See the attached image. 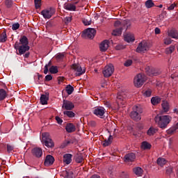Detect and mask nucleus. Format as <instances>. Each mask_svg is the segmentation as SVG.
I'll return each mask as SVG.
<instances>
[{
	"instance_id": "7ed1b4c3",
	"label": "nucleus",
	"mask_w": 178,
	"mask_h": 178,
	"mask_svg": "<svg viewBox=\"0 0 178 178\" xmlns=\"http://www.w3.org/2000/svg\"><path fill=\"white\" fill-rule=\"evenodd\" d=\"M141 113H143V108L140 106H134L130 113V118L135 122H138L141 120Z\"/></svg>"
},
{
	"instance_id": "2f4dec72",
	"label": "nucleus",
	"mask_w": 178,
	"mask_h": 178,
	"mask_svg": "<svg viewBox=\"0 0 178 178\" xmlns=\"http://www.w3.org/2000/svg\"><path fill=\"white\" fill-rule=\"evenodd\" d=\"M161 99L159 97H153L151 99V103L152 105H158V104H161Z\"/></svg>"
},
{
	"instance_id": "3c124183",
	"label": "nucleus",
	"mask_w": 178,
	"mask_h": 178,
	"mask_svg": "<svg viewBox=\"0 0 178 178\" xmlns=\"http://www.w3.org/2000/svg\"><path fill=\"white\" fill-rule=\"evenodd\" d=\"M19 27H20V24L19 23H15L12 26L13 30H19Z\"/></svg>"
},
{
	"instance_id": "dca6fc26",
	"label": "nucleus",
	"mask_w": 178,
	"mask_h": 178,
	"mask_svg": "<svg viewBox=\"0 0 178 178\" xmlns=\"http://www.w3.org/2000/svg\"><path fill=\"white\" fill-rule=\"evenodd\" d=\"M54 162H55V159L51 155H47L44 159V166H51V165H54Z\"/></svg>"
},
{
	"instance_id": "423d86ee",
	"label": "nucleus",
	"mask_w": 178,
	"mask_h": 178,
	"mask_svg": "<svg viewBox=\"0 0 178 178\" xmlns=\"http://www.w3.org/2000/svg\"><path fill=\"white\" fill-rule=\"evenodd\" d=\"M95 34H97V31L92 28H88L86 29L82 33V37L83 38H89L90 40H92L95 37Z\"/></svg>"
},
{
	"instance_id": "39448f33",
	"label": "nucleus",
	"mask_w": 178,
	"mask_h": 178,
	"mask_svg": "<svg viewBox=\"0 0 178 178\" xmlns=\"http://www.w3.org/2000/svg\"><path fill=\"white\" fill-rule=\"evenodd\" d=\"M14 48L18 51L17 55H24L27 51H29L30 46L22 45L19 42H16L14 44Z\"/></svg>"
},
{
	"instance_id": "9d476101",
	"label": "nucleus",
	"mask_w": 178,
	"mask_h": 178,
	"mask_svg": "<svg viewBox=\"0 0 178 178\" xmlns=\"http://www.w3.org/2000/svg\"><path fill=\"white\" fill-rule=\"evenodd\" d=\"M72 69L76 72V76H81L86 73V70L81 69V65L80 64H72L71 66Z\"/></svg>"
},
{
	"instance_id": "cd10ccee",
	"label": "nucleus",
	"mask_w": 178,
	"mask_h": 178,
	"mask_svg": "<svg viewBox=\"0 0 178 178\" xmlns=\"http://www.w3.org/2000/svg\"><path fill=\"white\" fill-rule=\"evenodd\" d=\"M8 40V35H6V31H3L0 34V42H6Z\"/></svg>"
},
{
	"instance_id": "ddd939ff",
	"label": "nucleus",
	"mask_w": 178,
	"mask_h": 178,
	"mask_svg": "<svg viewBox=\"0 0 178 178\" xmlns=\"http://www.w3.org/2000/svg\"><path fill=\"white\" fill-rule=\"evenodd\" d=\"M62 108L65 111H73L74 109V104L69 100H63Z\"/></svg>"
},
{
	"instance_id": "a878e982",
	"label": "nucleus",
	"mask_w": 178,
	"mask_h": 178,
	"mask_svg": "<svg viewBox=\"0 0 178 178\" xmlns=\"http://www.w3.org/2000/svg\"><path fill=\"white\" fill-rule=\"evenodd\" d=\"M158 132V129L154 127H151L147 131V136H154V134H156Z\"/></svg>"
},
{
	"instance_id": "e433bc0d",
	"label": "nucleus",
	"mask_w": 178,
	"mask_h": 178,
	"mask_svg": "<svg viewBox=\"0 0 178 178\" xmlns=\"http://www.w3.org/2000/svg\"><path fill=\"white\" fill-rule=\"evenodd\" d=\"M63 114L65 116H67V118H74V116H76V114L73 111H72V110L65 111L63 112Z\"/></svg>"
},
{
	"instance_id": "c03bdc74",
	"label": "nucleus",
	"mask_w": 178,
	"mask_h": 178,
	"mask_svg": "<svg viewBox=\"0 0 178 178\" xmlns=\"http://www.w3.org/2000/svg\"><path fill=\"white\" fill-rule=\"evenodd\" d=\"M41 1L42 0H34L35 9H40V8H41Z\"/></svg>"
},
{
	"instance_id": "bb28decb",
	"label": "nucleus",
	"mask_w": 178,
	"mask_h": 178,
	"mask_svg": "<svg viewBox=\"0 0 178 178\" xmlns=\"http://www.w3.org/2000/svg\"><path fill=\"white\" fill-rule=\"evenodd\" d=\"M142 94H143V97H145V98H148V97H151V95H152V90H151L149 88L145 89L142 91Z\"/></svg>"
},
{
	"instance_id": "58836bf2",
	"label": "nucleus",
	"mask_w": 178,
	"mask_h": 178,
	"mask_svg": "<svg viewBox=\"0 0 178 178\" xmlns=\"http://www.w3.org/2000/svg\"><path fill=\"white\" fill-rule=\"evenodd\" d=\"M122 30H123V28L116 29L113 31L112 35L115 36L121 35Z\"/></svg>"
},
{
	"instance_id": "1a4fd4ad",
	"label": "nucleus",
	"mask_w": 178,
	"mask_h": 178,
	"mask_svg": "<svg viewBox=\"0 0 178 178\" xmlns=\"http://www.w3.org/2000/svg\"><path fill=\"white\" fill-rule=\"evenodd\" d=\"M105 112H106V111L102 106L95 107L93 110V113L95 115V116H97L98 118H102L105 115Z\"/></svg>"
},
{
	"instance_id": "13d9d810",
	"label": "nucleus",
	"mask_w": 178,
	"mask_h": 178,
	"mask_svg": "<svg viewBox=\"0 0 178 178\" xmlns=\"http://www.w3.org/2000/svg\"><path fill=\"white\" fill-rule=\"evenodd\" d=\"M176 8V3L171 4L169 7H168V10H173Z\"/></svg>"
},
{
	"instance_id": "37998d69",
	"label": "nucleus",
	"mask_w": 178,
	"mask_h": 178,
	"mask_svg": "<svg viewBox=\"0 0 178 178\" xmlns=\"http://www.w3.org/2000/svg\"><path fill=\"white\" fill-rule=\"evenodd\" d=\"M114 26L115 27H120V29H123V27H124V24H122L120 21H115Z\"/></svg>"
},
{
	"instance_id": "5701e85b",
	"label": "nucleus",
	"mask_w": 178,
	"mask_h": 178,
	"mask_svg": "<svg viewBox=\"0 0 178 178\" xmlns=\"http://www.w3.org/2000/svg\"><path fill=\"white\" fill-rule=\"evenodd\" d=\"M65 130L67 133H74V131H76V126L72 123H69L67 124Z\"/></svg>"
},
{
	"instance_id": "f704fd0d",
	"label": "nucleus",
	"mask_w": 178,
	"mask_h": 178,
	"mask_svg": "<svg viewBox=\"0 0 178 178\" xmlns=\"http://www.w3.org/2000/svg\"><path fill=\"white\" fill-rule=\"evenodd\" d=\"M65 91L67 94H68V95H72V94H73V92L74 91V88H73V86H72L71 85H67L65 87Z\"/></svg>"
},
{
	"instance_id": "4468645a",
	"label": "nucleus",
	"mask_w": 178,
	"mask_h": 178,
	"mask_svg": "<svg viewBox=\"0 0 178 178\" xmlns=\"http://www.w3.org/2000/svg\"><path fill=\"white\" fill-rule=\"evenodd\" d=\"M145 72L148 76H158L159 74V72L158 70H156L155 68L152 67H146Z\"/></svg>"
},
{
	"instance_id": "864d4df0",
	"label": "nucleus",
	"mask_w": 178,
	"mask_h": 178,
	"mask_svg": "<svg viewBox=\"0 0 178 178\" xmlns=\"http://www.w3.org/2000/svg\"><path fill=\"white\" fill-rule=\"evenodd\" d=\"M72 22V17H67L64 19V22L65 24H69Z\"/></svg>"
},
{
	"instance_id": "2eb2a0df",
	"label": "nucleus",
	"mask_w": 178,
	"mask_h": 178,
	"mask_svg": "<svg viewBox=\"0 0 178 178\" xmlns=\"http://www.w3.org/2000/svg\"><path fill=\"white\" fill-rule=\"evenodd\" d=\"M32 155L35 158H41L42 156V149L40 147H35L32 149Z\"/></svg>"
},
{
	"instance_id": "5fc2aeb1",
	"label": "nucleus",
	"mask_w": 178,
	"mask_h": 178,
	"mask_svg": "<svg viewBox=\"0 0 178 178\" xmlns=\"http://www.w3.org/2000/svg\"><path fill=\"white\" fill-rule=\"evenodd\" d=\"M133 64V61L131 60H128L124 63V66H126L127 67H129V66H131V65Z\"/></svg>"
},
{
	"instance_id": "338daca9",
	"label": "nucleus",
	"mask_w": 178,
	"mask_h": 178,
	"mask_svg": "<svg viewBox=\"0 0 178 178\" xmlns=\"http://www.w3.org/2000/svg\"><path fill=\"white\" fill-rule=\"evenodd\" d=\"M44 74H48V65H46L44 66Z\"/></svg>"
},
{
	"instance_id": "b1692460",
	"label": "nucleus",
	"mask_w": 178,
	"mask_h": 178,
	"mask_svg": "<svg viewBox=\"0 0 178 178\" xmlns=\"http://www.w3.org/2000/svg\"><path fill=\"white\" fill-rule=\"evenodd\" d=\"M19 44V45L29 46V39L26 36L24 35L20 38Z\"/></svg>"
},
{
	"instance_id": "49530a36",
	"label": "nucleus",
	"mask_w": 178,
	"mask_h": 178,
	"mask_svg": "<svg viewBox=\"0 0 178 178\" xmlns=\"http://www.w3.org/2000/svg\"><path fill=\"white\" fill-rule=\"evenodd\" d=\"M64 58L65 54H63V53H59L56 56V58L57 59V60H62V59H63Z\"/></svg>"
},
{
	"instance_id": "4d7b16f0",
	"label": "nucleus",
	"mask_w": 178,
	"mask_h": 178,
	"mask_svg": "<svg viewBox=\"0 0 178 178\" xmlns=\"http://www.w3.org/2000/svg\"><path fill=\"white\" fill-rule=\"evenodd\" d=\"M56 120L57 123H58V124H62V123H63V120L61 118H60L58 116L56 117Z\"/></svg>"
},
{
	"instance_id": "a19ab883",
	"label": "nucleus",
	"mask_w": 178,
	"mask_h": 178,
	"mask_svg": "<svg viewBox=\"0 0 178 178\" xmlns=\"http://www.w3.org/2000/svg\"><path fill=\"white\" fill-rule=\"evenodd\" d=\"M49 72L51 74H56L59 71L58 70V67L57 66H51L49 68Z\"/></svg>"
},
{
	"instance_id": "680f3d73",
	"label": "nucleus",
	"mask_w": 178,
	"mask_h": 178,
	"mask_svg": "<svg viewBox=\"0 0 178 178\" xmlns=\"http://www.w3.org/2000/svg\"><path fill=\"white\" fill-rule=\"evenodd\" d=\"M83 23L85 26H90V24H91V22H90L87 19H83Z\"/></svg>"
},
{
	"instance_id": "a18cd8bd",
	"label": "nucleus",
	"mask_w": 178,
	"mask_h": 178,
	"mask_svg": "<svg viewBox=\"0 0 178 178\" xmlns=\"http://www.w3.org/2000/svg\"><path fill=\"white\" fill-rule=\"evenodd\" d=\"M169 37L171 38H175V40H178V33L177 32H171L168 34Z\"/></svg>"
},
{
	"instance_id": "c756f323",
	"label": "nucleus",
	"mask_w": 178,
	"mask_h": 178,
	"mask_svg": "<svg viewBox=\"0 0 178 178\" xmlns=\"http://www.w3.org/2000/svg\"><path fill=\"white\" fill-rule=\"evenodd\" d=\"M112 140H113V137L112 135H110L108 140H105L103 143V147H108L112 144Z\"/></svg>"
},
{
	"instance_id": "bf43d9fd",
	"label": "nucleus",
	"mask_w": 178,
	"mask_h": 178,
	"mask_svg": "<svg viewBox=\"0 0 178 178\" xmlns=\"http://www.w3.org/2000/svg\"><path fill=\"white\" fill-rule=\"evenodd\" d=\"M52 80V75L48 74L45 76V81H51Z\"/></svg>"
},
{
	"instance_id": "f257e3e1",
	"label": "nucleus",
	"mask_w": 178,
	"mask_h": 178,
	"mask_svg": "<svg viewBox=\"0 0 178 178\" xmlns=\"http://www.w3.org/2000/svg\"><path fill=\"white\" fill-rule=\"evenodd\" d=\"M155 123L158 125L160 129L163 130L168 127V124L172 122V116L167 115H157L154 118Z\"/></svg>"
},
{
	"instance_id": "aec40b11",
	"label": "nucleus",
	"mask_w": 178,
	"mask_h": 178,
	"mask_svg": "<svg viewBox=\"0 0 178 178\" xmlns=\"http://www.w3.org/2000/svg\"><path fill=\"white\" fill-rule=\"evenodd\" d=\"M161 106L163 112H164L165 113L169 112L170 109V106L169 105V102H168V101H163Z\"/></svg>"
},
{
	"instance_id": "0eeeda50",
	"label": "nucleus",
	"mask_w": 178,
	"mask_h": 178,
	"mask_svg": "<svg viewBox=\"0 0 178 178\" xmlns=\"http://www.w3.org/2000/svg\"><path fill=\"white\" fill-rule=\"evenodd\" d=\"M113 72H115V67L112 64H108L104 67L102 73L104 77H111L113 74Z\"/></svg>"
},
{
	"instance_id": "a211bd4d",
	"label": "nucleus",
	"mask_w": 178,
	"mask_h": 178,
	"mask_svg": "<svg viewBox=\"0 0 178 178\" xmlns=\"http://www.w3.org/2000/svg\"><path fill=\"white\" fill-rule=\"evenodd\" d=\"M64 9H65V10L74 12L76 11V6L73 4V3H65L64 4Z\"/></svg>"
},
{
	"instance_id": "f3484780",
	"label": "nucleus",
	"mask_w": 178,
	"mask_h": 178,
	"mask_svg": "<svg viewBox=\"0 0 178 178\" xmlns=\"http://www.w3.org/2000/svg\"><path fill=\"white\" fill-rule=\"evenodd\" d=\"M99 48L102 52H105L106 51H108V49L109 48V40H104L100 44Z\"/></svg>"
},
{
	"instance_id": "8fccbe9b",
	"label": "nucleus",
	"mask_w": 178,
	"mask_h": 178,
	"mask_svg": "<svg viewBox=\"0 0 178 178\" xmlns=\"http://www.w3.org/2000/svg\"><path fill=\"white\" fill-rule=\"evenodd\" d=\"M177 129L175 127H172L171 128H170L168 130V134H173V133H176V131Z\"/></svg>"
},
{
	"instance_id": "4c0bfd02",
	"label": "nucleus",
	"mask_w": 178,
	"mask_h": 178,
	"mask_svg": "<svg viewBox=\"0 0 178 178\" xmlns=\"http://www.w3.org/2000/svg\"><path fill=\"white\" fill-rule=\"evenodd\" d=\"M62 175L65 178H73V172H72L65 170L63 171Z\"/></svg>"
},
{
	"instance_id": "69168bd1",
	"label": "nucleus",
	"mask_w": 178,
	"mask_h": 178,
	"mask_svg": "<svg viewBox=\"0 0 178 178\" xmlns=\"http://www.w3.org/2000/svg\"><path fill=\"white\" fill-rule=\"evenodd\" d=\"M154 33L155 34H161V29L158 27L155 28Z\"/></svg>"
},
{
	"instance_id": "6e6d98bb",
	"label": "nucleus",
	"mask_w": 178,
	"mask_h": 178,
	"mask_svg": "<svg viewBox=\"0 0 178 178\" xmlns=\"http://www.w3.org/2000/svg\"><path fill=\"white\" fill-rule=\"evenodd\" d=\"M125 47L122 44H118L115 46L116 51H120L121 49H124Z\"/></svg>"
},
{
	"instance_id": "f8f14e48",
	"label": "nucleus",
	"mask_w": 178,
	"mask_h": 178,
	"mask_svg": "<svg viewBox=\"0 0 178 178\" xmlns=\"http://www.w3.org/2000/svg\"><path fill=\"white\" fill-rule=\"evenodd\" d=\"M145 51H148V43L145 40H143L139 43L136 48V52L140 54V52H144Z\"/></svg>"
},
{
	"instance_id": "6ab92c4d",
	"label": "nucleus",
	"mask_w": 178,
	"mask_h": 178,
	"mask_svg": "<svg viewBox=\"0 0 178 178\" xmlns=\"http://www.w3.org/2000/svg\"><path fill=\"white\" fill-rule=\"evenodd\" d=\"M124 40L127 42H134L136 38H134V35L131 33H127L124 35Z\"/></svg>"
},
{
	"instance_id": "774afa93",
	"label": "nucleus",
	"mask_w": 178,
	"mask_h": 178,
	"mask_svg": "<svg viewBox=\"0 0 178 178\" xmlns=\"http://www.w3.org/2000/svg\"><path fill=\"white\" fill-rule=\"evenodd\" d=\"M90 178H101V177L98 175H93Z\"/></svg>"
},
{
	"instance_id": "20e7f679",
	"label": "nucleus",
	"mask_w": 178,
	"mask_h": 178,
	"mask_svg": "<svg viewBox=\"0 0 178 178\" xmlns=\"http://www.w3.org/2000/svg\"><path fill=\"white\" fill-rule=\"evenodd\" d=\"M147 81V77H145V74H138L134 79V86L136 87V88H140L144 86V83Z\"/></svg>"
},
{
	"instance_id": "f03ea898",
	"label": "nucleus",
	"mask_w": 178,
	"mask_h": 178,
	"mask_svg": "<svg viewBox=\"0 0 178 178\" xmlns=\"http://www.w3.org/2000/svg\"><path fill=\"white\" fill-rule=\"evenodd\" d=\"M42 143L47 148H54L55 147V143H54L51 135L48 132L42 134Z\"/></svg>"
},
{
	"instance_id": "393cba45",
	"label": "nucleus",
	"mask_w": 178,
	"mask_h": 178,
	"mask_svg": "<svg viewBox=\"0 0 178 178\" xmlns=\"http://www.w3.org/2000/svg\"><path fill=\"white\" fill-rule=\"evenodd\" d=\"M48 99H49L48 95H42L40 97V104H42V105H47L48 104Z\"/></svg>"
},
{
	"instance_id": "72a5a7b5",
	"label": "nucleus",
	"mask_w": 178,
	"mask_h": 178,
	"mask_svg": "<svg viewBox=\"0 0 178 178\" xmlns=\"http://www.w3.org/2000/svg\"><path fill=\"white\" fill-rule=\"evenodd\" d=\"M168 161H166V159H165L164 158H161L159 157L157 159V165H159V166H165V165H166V163Z\"/></svg>"
},
{
	"instance_id": "603ef678",
	"label": "nucleus",
	"mask_w": 178,
	"mask_h": 178,
	"mask_svg": "<svg viewBox=\"0 0 178 178\" xmlns=\"http://www.w3.org/2000/svg\"><path fill=\"white\" fill-rule=\"evenodd\" d=\"M70 144V140H65L64 143L61 145V148H65V147H67Z\"/></svg>"
},
{
	"instance_id": "de8ad7c7",
	"label": "nucleus",
	"mask_w": 178,
	"mask_h": 178,
	"mask_svg": "<svg viewBox=\"0 0 178 178\" xmlns=\"http://www.w3.org/2000/svg\"><path fill=\"white\" fill-rule=\"evenodd\" d=\"M13 149H15V147L12 145H7V152L8 154H10V152H12V151H13Z\"/></svg>"
},
{
	"instance_id": "09e8293b",
	"label": "nucleus",
	"mask_w": 178,
	"mask_h": 178,
	"mask_svg": "<svg viewBox=\"0 0 178 178\" xmlns=\"http://www.w3.org/2000/svg\"><path fill=\"white\" fill-rule=\"evenodd\" d=\"M163 42L165 45H170V44H172V39H170V38H166L163 40Z\"/></svg>"
},
{
	"instance_id": "473e14b6",
	"label": "nucleus",
	"mask_w": 178,
	"mask_h": 178,
	"mask_svg": "<svg viewBox=\"0 0 178 178\" xmlns=\"http://www.w3.org/2000/svg\"><path fill=\"white\" fill-rule=\"evenodd\" d=\"M8 97V92L4 89L0 88V101H3Z\"/></svg>"
},
{
	"instance_id": "412c9836",
	"label": "nucleus",
	"mask_w": 178,
	"mask_h": 178,
	"mask_svg": "<svg viewBox=\"0 0 178 178\" xmlns=\"http://www.w3.org/2000/svg\"><path fill=\"white\" fill-rule=\"evenodd\" d=\"M73 155L71 154H66L63 156V162L64 163H66V165H69L70 163H72V157Z\"/></svg>"
},
{
	"instance_id": "4be33fe9",
	"label": "nucleus",
	"mask_w": 178,
	"mask_h": 178,
	"mask_svg": "<svg viewBox=\"0 0 178 178\" xmlns=\"http://www.w3.org/2000/svg\"><path fill=\"white\" fill-rule=\"evenodd\" d=\"M133 172L134 175L138 177L143 176V173H144V170L140 167H135L133 168Z\"/></svg>"
},
{
	"instance_id": "e2e57ef3",
	"label": "nucleus",
	"mask_w": 178,
	"mask_h": 178,
	"mask_svg": "<svg viewBox=\"0 0 178 178\" xmlns=\"http://www.w3.org/2000/svg\"><path fill=\"white\" fill-rule=\"evenodd\" d=\"M104 104L107 108H111V103L108 101H104Z\"/></svg>"
},
{
	"instance_id": "c9c22d12",
	"label": "nucleus",
	"mask_w": 178,
	"mask_h": 178,
	"mask_svg": "<svg viewBox=\"0 0 178 178\" xmlns=\"http://www.w3.org/2000/svg\"><path fill=\"white\" fill-rule=\"evenodd\" d=\"M4 6L7 8V9H10L12 6H13V0H5L3 1Z\"/></svg>"
},
{
	"instance_id": "052dcab7",
	"label": "nucleus",
	"mask_w": 178,
	"mask_h": 178,
	"mask_svg": "<svg viewBox=\"0 0 178 178\" xmlns=\"http://www.w3.org/2000/svg\"><path fill=\"white\" fill-rule=\"evenodd\" d=\"M58 84H60V83H63V81H65V77L58 76Z\"/></svg>"
},
{
	"instance_id": "7c9ffc66",
	"label": "nucleus",
	"mask_w": 178,
	"mask_h": 178,
	"mask_svg": "<svg viewBox=\"0 0 178 178\" xmlns=\"http://www.w3.org/2000/svg\"><path fill=\"white\" fill-rule=\"evenodd\" d=\"M151 147H152V145H151V144L147 141H143L141 144L142 149H151Z\"/></svg>"
},
{
	"instance_id": "6e6552de",
	"label": "nucleus",
	"mask_w": 178,
	"mask_h": 178,
	"mask_svg": "<svg viewBox=\"0 0 178 178\" xmlns=\"http://www.w3.org/2000/svg\"><path fill=\"white\" fill-rule=\"evenodd\" d=\"M41 15L44 19H50L55 15V9L49 8L41 11Z\"/></svg>"
},
{
	"instance_id": "c85d7f7f",
	"label": "nucleus",
	"mask_w": 178,
	"mask_h": 178,
	"mask_svg": "<svg viewBox=\"0 0 178 178\" xmlns=\"http://www.w3.org/2000/svg\"><path fill=\"white\" fill-rule=\"evenodd\" d=\"M75 161L76 163H83L84 162V158L83 157L82 154H77L75 156Z\"/></svg>"
},
{
	"instance_id": "9b49d317",
	"label": "nucleus",
	"mask_w": 178,
	"mask_h": 178,
	"mask_svg": "<svg viewBox=\"0 0 178 178\" xmlns=\"http://www.w3.org/2000/svg\"><path fill=\"white\" fill-rule=\"evenodd\" d=\"M136 161V154L128 153L124 156V162L125 163H133Z\"/></svg>"
},
{
	"instance_id": "ea45409f",
	"label": "nucleus",
	"mask_w": 178,
	"mask_h": 178,
	"mask_svg": "<svg viewBox=\"0 0 178 178\" xmlns=\"http://www.w3.org/2000/svg\"><path fill=\"white\" fill-rule=\"evenodd\" d=\"M145 6L147 9H149L151 8H154V6H155V3H154L152 0H147L145 1Z\"/></svg>"
},
{
	"instance_id": "79ce46f5",
	"label": "nucleus",
	"mask_w": 178,
	"mask_h": 178,
	"mask_svg": "<svg viewBox=\"0 0 178 178\" xmlns=\"http://www.w3.org/2000/svg\"><path fill=\"white\" fill-rule=\"evenodd\" d=\"M175 51V46L171 45L170 47L165 49L166 54H172Z\"/></svg>"
},
{
	"instance_id": "0e129e2a",
	"label": "nucleus",
	"mask_w": 178,
	"mask_h": 178,
	"mask_svg": "<svg viewBox=\"0 0 178 178\" xmlns=\"http://www.w3.org/2000/svg\"><path fill=\"white\" fill-rule=\"evenodd\" d=\"M121 178H129V174L126 172H122L121 175Z\"/></svg>"
}]
</instances>
